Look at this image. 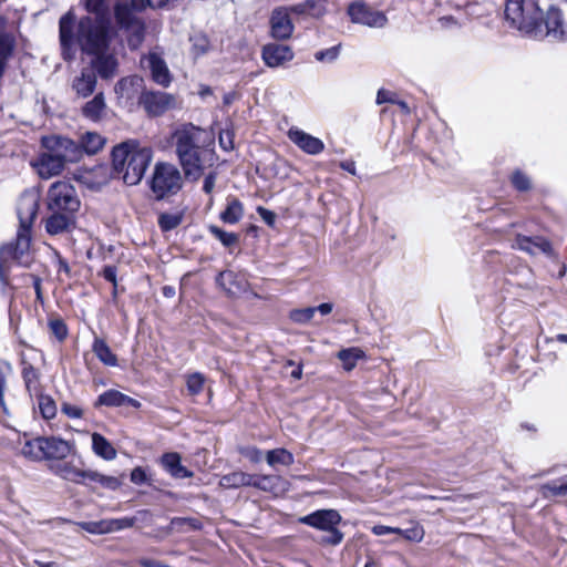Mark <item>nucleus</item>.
Wrapping results in <instances>:
<instances>
[{"label": "nucleus", "instance_id": "8", "mask_svg": "<svg viewBox=\"0 0 567 567\" xmlns=\"http://www.w3.org/2000/svg\"><path fill=\"white\" fill-rule=\"evenodd\" d=\"M141 65L150 72L152 80L163 86L168 87L173 81V75L164 59V52L159 48H154L147 54L141 58Z\"/></svg>", "mask_w": 567, "mask_h": 567}, {"label": "nucleus", "instance_id": "57", "mask_svg": "<svg viewBox=\"0 0 567 567\" xmlns=\"http://www.w3.org/2000/svg\"><path fill=\"white\" fill-rule=\"evenodd\" d=\"M61 411L70 419H81L83 416V409L80 405L63 402Z\"/></svg>", "mask_w": 567, "mask_h": 567}, {"label": "nucleus", "instance_id": "23", "mask_svg": "<svg viewBox=\"0 0 567 567\" xmlns=\"http://www.w3.org/2000/svg\"><path fill=\"white\" fill-rule=\"evenodd\" d=\"M143 79L137 75L121 79L114 87L118 102L128 104L138 97L143 89Z\"/></svg>", "mask_w": 567, "mask_h": 567}, {"label": "nucleus", "instance_id": "55", "mask_svg": "<svg viewBox=\"0 0 567 567\" xmlns=\"http://www.w3.org/2000/svg\"><path fill=\"white\" fill-rule=\"evenodd\" d=\"M239 453L251 463H259L262 460V452L252 445L239 447Z\"/></svg>", "mask_w": 567, "mask_h": 567}, {"label": "nucleus", "instance_id": "12", "mask_svg": "<svg viewBox=\"0 0 567 567\" xmlns=\"http://www.w3.org/2000/svg\"><path fill=\"white\" fill-rule=\"evenodd\" d=\"M550 38L554 41H567V23L563 13L557 8H550L545 19L543 18L542 38Z\"/></svg>", "mask_w": 567, "mask_h": 567}, {"label": "nucleus", "instance_id": "4", "mask_svg": "<svg viewBox=\"0 0 567 567\" xmlns=\"http://www.w3.org/2000/svg\"><path fill=\"white\" fill-rule=\"evenodd\" d=\"M506 20L519 32L540 39L543 33V12L538 0H507Z\"/></svg>", "mask_w": 567, "mask_h": 567}, {"label": "nucleus", "instance_id": "29", "mask_svg": "<svg viewBox=\"0 0 567 567\" xmlns=\"http://www.w3.org/2000/svg\"><path fill=\"white\" fill-rule=\"evenodd\" d=\"M96 75L87 70H83L79 76L72 82V89L75 91L78 96L87 97L96 87Z\"/></svg>", "mask_w": 567, "mask_h": 567}, {"label": "nucleus", "instance_id": "3", "mask_svg": "<svg viewBox=\"0 0 567 567\" xmlns=\"http://www.w3.org/2000/svg\"><path fill=\"white\" fill-rule=\"evenodd\" d=\"M152 157L150 147H142L135 141H127L113 148L112 164L123 182L133 186L142 181Z\"/></svg>", "mask_w": 567, "mask_h": 567}, {"label": "nucleus", "instance_id": "51", "mask_svg": "<svg viewBox=\"0 0 567 567\" xmlns=\"http://www.w3.org/2000/svg\"><path fill=\"white\" fill-rule=\"evenodd\" d=\"M424 528L419 523H413L410 528L402 533V537L409 542L421 543L424 538Z\"/></svg>", "mask_w": 567, "mask_h": 567}, {"label": "nucleus", "instance_id": "2", "mask_svg": "<svg viewBox=\"0 0 567 567\" xmlns=\"http://www.w3.org/2000/svg\"><path fill=\"white\" fill-rule=\"evenodd\" d=\"M172 140L185 176L199 179L206 165H213L214 153L208 147L214 144V135L193 124H184L175 130Z\"/></svg>", "mask_w": 567, "mask_h": 567}, {"label": "nucleus", "instance_id": "54", "mask_svg": "<svg viewBox=\"0 0 567 567\" xmlns=\"http://www.w3.org/2000/svg\"><path fill=\"white\" fill-rule=\"evenodd\" d=\"M181 216L173 214H163L159 216L158 224L163 230H171L181 224Z\"/></svg>", "mask_w": 567, "mask_h": 567}, {"label": "nucleus", "instance_id": "58", "mask_svg": "<svg viewBox=\"0 0 567 567\" xmlns=\"http://www.w3.org/2000/svg\"><path fill=\"white\" fill-rule=\"evenodd\" d=\"M49 326H50V329H51L52 333L59 340L65 339V337L68 334V328H66L65 323L62 320H59V319L51 320Z\"/></svg>", "mask_w": 567, "mask_h": 567}, {"label": "nucleus", "instance_id": "42", "mask_svg": "<svg viewBox=\"0 0 567 567\" xmlns=\"http://www.w3.org/2000/svg\"><path fill=\"white\" fill-rule=\"evenodd\" d=\"M243 215V204L238 199L231 198L228 200L226 209L220 214V219L227 224H236L241 219Z\"/></svg>", "mask_w": 567, "mask_h": 567}, {"label": "nucleus", "instance_id": "52", "mask_svg": "<svg viewBox=\"0 0 567 567\" xmlns=\"http://www.w3.org/2000/svg\"><path fill=\"white\" fill-rule=\"evenodd\" d=\"M209 231L218 239L221 241V244L226 247H229L234 244L237 243L238 240V237L236 234L234 233H227L223 229H220L219 227L217 226H210L209 227Z\"/></svg>", "mask_w": 567, "mask_h": 567}, {"label": "nucleus", "instance_id": "61", "mask_svg": "<svg viewBox=\"0 0 567 567\" xmlns=\"http://www.w3.org/2000/svg\"><path fill=\"white\" fill-rule=\"evenodd\" d=\"M395 94L385 89H380L377 93L375 103L384 104V103H395Z\"/></svg>", "mask_w": 567, "mask_h": 567}, {"label": "nucleus", "instance_id": "43", "mask_svg": "<svg viewBox=\"0 0 567 567\" xmlns=\"http://www.w3.org/2000/svg\"><path fill=\"white\" fill-rule=\"evenodd\" d=\"M35 396L41 415L45 420L53 419L56 415V404L54 400L50 395L43 394L42 392Z\"/></svg>", "mask_w": 567, "mask_h": 567}, {"label": "nucleus", "instance_id": "15", "mask_svg": "<svg viewBox=\"0 0 567 567\" xmlns=\"http://www.w3.org/2000/svg\"><path fill=\"white\" fill-rule=\"evenodd\" d=\"M348 13L353 22L371 28H382L386 23V17L382 12L371 10L363 3L351 4Z\"/></svg>", "mask_w": 567, "mask_h": 567}, {"label": "nucleus", "instance_id": "22", "mask_svg": "<svg viewBox=\"0 0 567 567\" xmlns=\"http://www.w3.org/2000/svg\"><path fill=\"white\" fill-rule=\"evenodd\" d=\"M261 56L267 66L278 68L291 61L293 52L289 45L269 43L262 48Z\"/></svg>", "mask_w": 567, "mask_h": 567}, {"label": "nucleus", "instance_id": "5", "mask_svg": "<svg viewBox=\"0 0 567 567\" xmlns=\"http://www.w3.org/2000/svg\"><path fill=\"white\" fill-rule=\"evenodd\" d=\"M31 229L19 228L14 245H6L0 249V282L3 296L11 297L13 287L10 272L14 265L29 262Z\"/></svg>", "mask_w": 567, "mask_h": 567}, {"label": "nucleus", "instance_id": "16", "mask_svg": "<svg viewBox=\"0 0 567 567\" xmlns=\"http://www.w3.org/2000/svg\"><path fill=\"white\" fill-rule=\"evenodd\" d=\"M39 208V196L35 192H25L18 202L17 213L20 227L31 229Z\"/></svg>", "mask_w": 567, "mask_h": 567}, {"label": "nucleus", "instance_id": "14", "mask_svg": "<svg viewBox=\"0 0 567 567\" xmlns=\"http://www.w3.org/2000/svg\"><path fill=\"white\" fill-rule=\"evenodd\" d=\"M140 102L153 116L161 115L175 105L174 97L165 92H145L141 95Z\"/></svg>", "mask_w": 567, "mask_h": 567}, {"label": "nucleus", "instance_id": "47", "mask_svg": "<svg viewBox=\"0 0 567 567\" xmlns=\"http://www.w3.org/2000/svg\"><path fill=\"white\" fill-rule=\"evenodd\" d=\"M511 183L518 192H528L533 187L532 178L520 169H516L512 173Z\"/></svg>", "mask_w": 567, "mask_h": 567}, {"label": "nucleus", "instance_id": "21", "mask_svg": "<svg viewBox=\"0 0 567 567\" xmlns=\"http://www.w3.org/2000/svg\"><path fill=\"white\" fill-rule=\"evenodd\" d=\"M109 112L110 110L102 92L95 94L81 107V115L92 123H101L105 121L109 117Z\"/></svg>", "mask_w": 567, "mask_h": 567}, {"label": "nucleus", "instance_id": "46", "mask_svg": "<svg viewBox=\"0 0 567 567\" xmlns=\"http://www.w3.org/2000/svg\"><path fill=\"white\" fill-rule=\"evenodd\" d=\"M86 480L96 482L101 484L103 487L109 489H117L121 486V481L114 476L103 475L96 471H89L86 474Z\"/></svg>", "mask_w": 567, "mask_h": 567}, {"label": "nucleus", "instance_id": "36", "mask_svg": "<svg viewBox=\"0 0 567 567\" xmlns=\"http://www.w3.org/2000/svg\"><path fill=\"white\" fill-rule=\"evenodd\" d=\"M251 474L237 471L220 477L219 485L224 488H238L250 486Z\"/></svg>", "mask_w": 567, "mask_h": 567}, {"label": "nucleus", "instance_id": "25", "mask_svg": "<svg viewBox=\"0 0 567 567\" xmlns=\"http://www.w3.org/2000/svg\"><path fill=\"white\" fill-rule=\"evenodd\" d=\"M250 486L261 489L264 492L280 495L288 491L289 483L278 475H252Z\"/></svg>", "mask_w": 567, "mask_h": 567}, {"label": "nucleus", "instance_id": "59", "mask_svg": "<svg viewBox=\"0 0 567 567\" xmlns=\"http://www.w3.org/2000/svg\"><path fill=\"white\" fill-rule=\"evenodd\" d=\"M219 145L225 151L234 148V133L230 130H223L219 133Z\"/></svg>", "mask_w": 567, "mask_h": 567}, {"label": "nucleus", "instance_id": "63", "mask_svg": "<svg viewBox=\"0 0 567 567\" xmlns=\"http://www.w3.org/2000/svg\"><path fill=\"white\" fill-rule=\"evenodd\" d=\"M257 213L260 218L269 226H274L276 221V214L265 207L259 206Z\"/></svg>", "mask_w": 567, "mask_h": 567}, {"label": "nucleus", "instance_id": "6", "mask_svg": "<svg viewBox=\"0 0 567 567\" xmlns=\"http://www.w3.org/2000/svg\"><path fill=\"white\" fill-rule=\"evenodd\" d=\"M151 189L157 199L176 194L183 185L181 172L169 163H157L151 178Z\"/></svg>", "mask_w": 567, "mask_h": 567}, {"label": "nucleus", "instance_id": "48", "mask_svg": "<svg viewBox=\"0 0 567 567\" xmlns=\"http://www.w3.org/2000/svg\"><path fill=\"white\" fill-rule=\"evenodd\" d=\"M205 378L202 373L195 372L187 375L186 385L190 394L196 395L204 389Z\"/></svg>", "mask_w": 567, "mask_h": 567}, {"label": "nucleus", "instance_id": "26", "mask_svg": "<svg viewBox=\"0 0 567 567\" xmlns=\"http://www.w3.org/2000/svg\"><path fill=\"white\" fill-rule=\"evenodd\" d=\"M107 50L109 48L101 53H90V55L94 56L92 65L102 79L113 78L118 65L116 58L109 53Z\"/></svg>", "mask_w": 567, "mask_h": 567}, {"label": "nucleus", "instance_id": "45", "mask_svg": "<svg viewBox=\"0 0 567 567\" xmlns=\"http://www.w3.org/2000/svg\"><path fill=\"white\" fill-rule=\"evenodd\" d=\"M540 492L545 497L567 495V476L543 485Z\"/></svg>", "mask_w": 567, "mask_h": 567}, {"label": "nucleus", "instance_id": "24", "mask_svg": "<svg viewBox=\"0 0 567 567\" xmlns=\"http://www.w3.org/2000/svg\"><path fill=\"white\" fill-rule=\"evenodd\" d=\"M512 247L522 251H525L532 256L543 252L545 255H551L553 248L550 243L540 236L527 237L517 235L512 244Z\"/></svg>", "mask_w": 567, "mask_h": 567}, {"label": "nucleus", "instance_id": "53", "mask_svg": "<svg viewBox=\"0 0 567 567\" xmlns=\"http://www.w3.org/2000/svg\"><path fill=\"white\" fill-rule=\"evenodd\" d=\"M193 51L196 56L203 55L209 50V41L206 35L198 34L193 39Z\"/></svg>", "mask_w": 567, "mask_h": 567}, {"label": "nucleus", "instance_id": "18", "mask_svg": "<svg viewBox=\"0 0 567 567\" xmlns=\"http://www.w3.org/2000/svg\"><path fill=\"white\" fill-rule=\"evenodd\" d=\"M287 135L296 146L308 155H318L324 150V143L320 138L299 127H290Z\"/></svg>", "mask_w": 567, "mask_h": 567}, {"label": "nucleus", "instance_id": "60", "mask_svg": "<svg viewBox=\"0 0 567 567\" xmlns=\"http://www.w3.org/2000/svg\"><path fill=\"white\" fill-rule=\"evenodd\" d=\"M329 535L322 538V543L330 545H339L343 539V534L336 527L328 530Z\"/></svg>", "mask_w": 567, "mask_h": 567}, {"label": "nucleus", "instance_id": "13", "mask_svg": "<svg viewBox=\"0 0 567 567\" xmlns=\"http://www.w3.org/2000/svg\"><path fill=\"white\" fill-rule=\"evenodd\" d=\"M76 456V446L74 442L65 441L61 437H44V458L53 462Z\"/></svg>", "mask_w": 567, "mask_h": 567}, {"label": "nucleus", "instance_id": "30", "mask_svg": "<svg viewBox=\"0 0 567 567\" xmlns=\"http://www.w3.org/2000/svg\"><path fill=\"white\" fill-rule=\"evenodd\" d=\"M217 282L230 296H236L246 289L245 280L233 271L220 272Z\"/></svg>", "mask_w": 567, "mask_h": 567}, {"label": "nucleus", "instance_id": "50", "mask_svg": "<svg viewBox=\"0 0 567 567\" xmlns=\"http://www.w3.org/2000/svg\"><path fill=\"white\" fill-rule=\"evenodd\" d=\"M340 54V45H334L324 50L317 51L315 53V59L322 63H332L334 62Z\"/></svg>", "mask_w": 567, "mask_h": 567}, {"label": "nucleus", "instance_id": "28", "mask_svg": "<svg viewBox=\"0 0 567 567\" xmlns=\"http://www.w3.org/2000/svg\"><path fill=\"white\" fill-rule=\"evenodd\" d=\"M161 464L175 478L193 477V472L182 465L178 453L164 454L161 458Z\"/></svg>", "mask_w": 567, "mask_h": 567}, {"label": "nucleus", "instance_id": "41", "mask_svg": "<svg viewBox=\"0 0 567 567\" xmlns=\"http://www.w3.org/2000/svg\"><path fill=\"white\" fill-rule=\"evenodd\" d=\"M23 456L31 460H43L44 458V437H37L33 440L25 441L21 447Z\"/></svg>", "mask_w": 567, "mask_h": 567}, {"label": "nucleus", "instance_id": "37", "mask_svg": "<svg viewBox=\"0 0 567 567\" xmlns=\"http://www.w3.org/2000/svg\"><path fill=\"white\" fill-rule=\"evenodd\" d=\"M92 350L97 359L109 367L117 365V358L112 352L111 348L102 339L96 338L93 342Z\"/></svg>", "mask_w": 567, "mask_h": 567}, {"label": "nucleus", "instance_id": "49", "mask_svg": "<svg viewBox=\"0 0 567 567\" xmlns=\"http://www.w3.org/2000/svg\"><path fill=\"white\" fill-rule=\"evenodd\" d=\"M317 312V309L313 307H308L303 309H295L290 311V319L296 323H307L309 322L315 313Z\"/></svg>", "mask_w": 567, "mask_h": 567}, {"label": "nucleus", "instance_id": "40", "mask_svg": "<svg viewBox=\"0 0 567 567\" xmlns=\"http://www.w3.org/2000/svg\"><path fill=\"white\" fill-rule=\"evenodd\" d=\"M266 461L271 467H276L278 465L289 466L295 462V457L292 453L286 449H275L267 452Z\"/></svg>", "mask_w": 567, "mask_h": 567}, {"label": "nucleus", "instance_id": "38", "mask_svg": "<svg viewBox=\"0 0 567 567\" xmlns=\"http://www.w3.org/2000/svg\"><path fill=\"white\" fill-rule=\"evenodd\" d=\"M337 357L341 361L343 369L351 371L359 360L364 359L365 354L360 348L352 347L339 351Z\"/></svg>", "mask_w": 567, "mask_h": 567}, {"label": "nucleus", "instance_id": "20", "mask_svg": "<svg viewBox=\"0 0 567 567\" xmlns=\"http://www.w3.org/2000/svg\"><path fill=\"white\" fill-rule=\"evenodd\" d=\"M290 8H277L270 18L271 35L275 39L285 40L291 37L293 24L290 20Z\"/></svg>", "mask_w": 567, "mask_h": 567}, {"label": "nucleus", "instance_id": "33", "mask_svg": "<svg viewBox=\"0 0 567 567\" xmlns=\"http://www.w3.org/2000/svg\"><path fill=\"white\" fill-rule=\"evenodd\" d=\"M52 213L53 214L45 221L47 231L51 235H58L68 230L72 220V214L63 212Z\"/></svg>", "mask_w": 567, "mask_h": 567}, {"label": "nucleus", "instance_id": "17", "mask_svg": "<svg viewBox=\"0 0 567 567\" xmlns=\"http://www.w3.org/2000/svg\"><path fill=\"white\" fill-rule=\"evenodd\" d=\"M299 522L320 530H331L341 522V515L336 509H319L299 518Z\"/></svg>", "mask_w": 567, "mask_h": 567}, {"label": "nucleus", "instance_id": "39", "mask_svg": "<svg viewBox=\"0 0 567 567\" xmlns=\"http://www.w3.org/2000/svg\"><path fill=\"white\" fill-rule=\"evenodd\" d=\"M81 148L87 154H96L105 144V138L96 132H86L81 136Z\"/></svg>", "mask_w": 567, "mask_h": 567}, {"label": "nucleus", "instance_id": "56", "mask_svg": "<svg viewBox=\"0 0 567 567\" xmlns=\"http://www.w3.org/2000/svg\"><path fill=\"white\" fill-rule=\"evenodd\" d=\"M13 49V39L10 35H0V60L7 62Z\"/></svg>", "mask_w": 567, "mask_h": 567}, {"label": "nucleus", "instance_id": "10", "mask_svg": "<svg viewBox=\"0 0 567 567\" xmlns=\"http://www.w3.org/2000/svg\"><path fill=\"white\" fill-rule=\"evenodd\" d=\"M70 460H60L59 462H52L50 470L56 476L70 481L72 483L82 484L86 481V474L90 470H85L82 457L76 452V456H69Z\"/></svg>", "mask_w": 567, "mask_h": 567}, {"label": "nucleus", "instance_id": "31", "mask_svg": "<svg viewBox=\"0 0 567 567\" xmlns=\"http://www.w3.org/2000/svg\"><path fill=\"white\" fill-rule=\"evenodd\" d=\"M91 437L92 451L96 456L105 461H112L116 457L117 453L115 447L102 434L94 432Z\"/></svg>", "mask_w": 567, "mask_h": 567}, {"label": "nucleus", "instance_id": "1", "mask_svg": "<svg viewBox=\"0 0 567 567\" xmlns=\"http://www.w3.org/2000/svg\"><path fill=\"white\" fill-rule=\"evenodd\" d=\"M85 7L90 13H94V17L81 19L75 34H73L74 13L69 11L60 19V41L65 58L74 41L86 54L101 53L109 48L111 25L107 1L85 0Z\"/></svg>", "mask_w": 567, "mask_h": 567}, {"label": "nucleus", "instance_id": "9", "mask_svg": "<svg viewBox=\"0 0 567 567\" xmlns=\"http://www.w3.org/2000/svg\"><path fill=\"white\" fill-rule=\"evenodd\" d=\"M115 17L121 27L127 32L130 48L137 49L144 40V24L142 21L125 4H116Z\"/></svg>", "mask_w": 567, "mask_h": 567}, {"label": "nucleus", "instance_id": "44", "mask_svg": "<svg viewBox=\"0 0 567 567\" xmlns=\"http://www.w3.org/2000/svg\"><path fill=\"white\" fill-rule=\"evenodd\" d=\"M134 524L135 518L133 517L102 519V525L104 526V534L126 529L134 526Z\"/></svg>", "mask_w": 567, "mask_h": 567}, {"label": "nucleus", "instance_id": "11", "mask_svg": "<svg viewBox=\"0 0 567 567\" xmlns=\"http://www.w3.org/2000/svg\"><path fill=\"white\" fill-rule=\"evenodd\" d=\"M43 145L51 151H54L56 155L65 164L66 162H75L82 155V148L75 142L68 137L51 136L43 138Z\"/></svg>", "mask_w": 567, "mask_h": 567}, {"label": "nucleus", "instance_id": "7", "mask_svg": "<svg viewBox=\"0 0 567 567\" xmlns=\"http://www.w3.org/2000/svg\"><path fill=\"white\" fill-rule=\"evenodd\" d=\"M47 204L51 212L73 214L80 207V199L70 183L55 182L49 188Z\"/></svg>", "mask_w": 567, "mask_h": 567}, {"label": "nucleus", "instance_id": "32", "mask_svg": "<svg viewBox=\"0 0 567 567\" xmlns=\"http://www.w3.org/2000/svg\"><path fill=\"white\" fill-rule=\"evenodd\" d=\"M22 378L25 389L31 396L38 395L40 392H42L40 372L30 363H22Z\"/></svg>", "mask_w": 567, "mask_h": 567}, {"label": "nucleus", "instance_id": "27", "mask_svg": "<svg viewBox=\"0 0 567 567\" xmlns=\"http://www.w3.org/2000/svg\"><path fill=\"white\" fill-rule=\"evenodd\" d=\"M95 405L96 406H99V405H106V406L131 405V406L137 409L141 406V403L137 400L130 398L126 394H124L117 390H109L99 395Z\"/></svg>", "mask_w": 567, "mask_h": 567}, {"label": "nucleus", "instance_id": "34", "mask_svg": "<svg viewBox=\"0 0 567 567\" xmlns=\"http://www.w3.org/2000/svg\"><path fill=\"white\" fill-rule=\"evenodd\" d=\"M109 169L104 165H97L91 172L82 176L83 183L92 189L101 188L109 182Z\"/></svg>", "mask_w": 567, "mask_h": 567}, {"label": "nucleus", "instance_id": "62", "mask_svg": "<svg viewBox=\"0 0 567 567\" xmlns=\"http://www.w3.org/2000/svg\"><path fill=\"white\" fill-rule=\"evenodd\" d=\"M80 526L90 534H104V526L102 520L99 522H83Z\"/></svg>", "mask_w": 567, "mask_h": 567}, {"label": "nucleus", "instance_id": "64", "mask_svg": "<svg viewBox=\"0 0 567 567\" xmlns=\"http://www.w3.org/2000/svg\"><path fill=\"white\" fill-rule=\"evenodd\" d=\"M147 480L146 473L142 467H135L131 473V481L134 484H143Z\"/></svg>", "mask_w": 567, "mask_h": 567}, {"label": "nucleus", "instance_id": "35", "mask_svg": "<svg viewBox=\"0 0 567 567\" xmlns=\"http://www.w3.org/2000/svg\"><path fill=\"white\" fill-rule=\"evenodd\" d=\"M292 13L309 14L311 17H321L326 12L324 0H306L302 3L290 7Z\"/></svg>", "mask_w": 567, "mask_h": 567}, {"label": "nucleus", "instance_id": "19", "mask_svg": "<svg viewBox=\"0 0 567 567\" xmlns=\"http://www.w3.org/2000/svg\"><path fill=\"white\" fill-rule=\"evenodd\" d=\"M32 165L40 177L45 179L59 175L64 168L62 159L54 151L51 150L42 153L39 158L32 163Z\"/></svg>", "mask_w": 567, "mask_h": 567}]
</instances>
